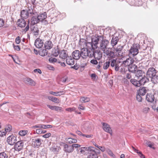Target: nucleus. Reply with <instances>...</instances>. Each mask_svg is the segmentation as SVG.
Segmentation results:
<instances>
[{
  "mask_svg": "<svg viewBox=\"0 0 158 158\" xmlns=\"http://www.w3.org/2000/svg\"><path fill=\"white\" fill-rule=\"evenodd\" d=\"M138 44H134L129 50V57L132 56L134 57L137 55L139 52V50L138 47L139 46Z\"/></svg>",
  "mask_w": 158,
  "mask_h": 158,
  "instance_id": "obj_1",
  "label": "nucleus"
},
{
  "mask_svg": "<svg viewBox=\"0 0 158 158\" xmlns=\"http://www.w3.org/2000/svg\"><path fill=\"white\" fill-rule=\"evenodd\" d=\"M80 53L81 57L83 59H86L88 57H91V51H89L87 48H84L81 49Z\"/></svg>",
  "mask_w": 158,
  "mask_h": 158,
  "instance_id": "obj_2",
  "label": "nucleus"
},
{
  "mask_svg": "<svg viewBox=\"0 0 158 158\" xmlns=\"http://www.w3.org/2000/svg\"><path fill=\"white\" fill-rule=\"evenodd\" d=\"M91 57H94L95 59L100 60L102 57L101 52L99 50H91Z\"/></svg>",
  "mask_w": 158,
  "mask_h": 158,
  "instance_id": "obj_3",
  "label": "nucleus"
},
{
  "mask_svg": "<svg viewBox=\"0 0 158 158\" xmlns=\"http://www.w3.org/2000/svg\"><path fill=\"white\" fill-rule=\"evenodd\" d=\"M24 146V142L22 140L18 141L14 145V148L16 151L19 152L23 150Z\"/></svg>",
  "mask_w": 158,
  "mask_h": 158,
  "instance_id": "obj_4",
  "label": "nucleus"
},
{
  "mask_svg": "<svg viewBox=\"0 0 158 158\" xmlns=\"http://www.w3.org/2000/svg\"><path fill=\"white\" fill-rule=\"evenodd\" d=\"M123 46L118 45L116 48H114V52L117 56L121 57L125 55V52H123Z\"/></svg>",
  "mask_w": 158,
  "mask_h": 158,
  "instance_id": "obj_5",
  "label": "nucleus"
},
{
  "mask_svg": "<svg viewBox=\"0 0 158 158\" xmlns=\"http://www.w3.org/2000/svg\"><path fill=\"white\" fill-rule=\"evenodd\" d=\"M116 59H109V61L110 62V67L114 69L116 71H118L120 66L117 62Z\"/></svg>",
  "mask_w": 158,
  "mask_h": 158,
  "instance_id": "obj_6",
  "label": "nucleus"
},
{
  "mask_svg": "<svg viewBox=\"0 0 158 158\" xmlns=\"http://www.w3.org/2000/svg\"><path fill=\"white\" fill-rule=\"evenodd\" d=\"M109 43V41L104 38L103 40L101 42L100 48V49L103 52H104L106 49Z\"/></svg>",
  "mask_w": 158,
  "mask_h": 158,
  "instance_id": "obj_7",
  "label": "nucleus"
},
{
  "mask_svg": "<svg viewBox=\"0 0 158 158\" xmlns=\"http://www.w3.org/2000/svg\"><path fill=\"white\" fill-rule=\"evenodd\" d=\"M104 38V36L102 35H97V36L95 37L94 38H92V40L94 42V48H97L98 42L99 41L101 42Z\"/></svg>",
  "mask_w": 158,
  "mask_h": 158,
  "instance_id": "obj_8",
  "label": "nucleus"
},
{
  "mask_svg": "<svg viewBox=\"0 0 158 158\" xmlns=\"http://www.w3.org/2000/svg\"><path fill=\"white\" fill-rule=\"evenodd\" d=\"M156 73V70L153 67L149 68L146 73V75L148 77L151 78L155 75Z\"/></svg>",
  "mask_w": 158,
  "mask_h": 158,
  "instance_id": "obj_9",
  "label": "nucleus"
},
{
  "mask_svg": "<svg viewBox=\"0 0 158 158\" xmlns=\"http://www.w3.org/2000/svg\"><path fill=\"white\" fill-rule=\"evenodd\" d=\"M67 51L65 50H61L60 52L59 57L62 59V60L64 61L65 60L68 58Z\"/></svg>",
  "mask_w": 158,
  "mask_h": 158,
  "instance_id": "obj_10",
  "label": "nucleus"
},
{
  "mask_svg": "<svg viewBox=\"0 0 158 158\" xmlns=\"http://www.w3.org/2000/svg\"><path fill=\"white\" fill-rule=\"evenodd\" d=\"M16 141L17 139L16 137L13 135L9 136L7 138V142L11 145H13L15 144Z\"/></svg>",
  "mask_w": 158,
  "mask_h": 158,
  "instance_id": "obj_11",
  "label": "nucleus"
},
{
  "mask_svg": "<svg viewBox=\"0 0 158 158\" xmlns=\"http://www.w3.org/2000/svg\"><path fill=\"white\" fill-rule=\"evenodd\" d=\"M102 123L103 126V128L104 130L112 135V131L110 126L106 123Z\"/></svg>",
  "mask_w": 158,
  "mask_h": 158,
  "instance_id": "obj_12",
  "label": "nucleus"
},
{
  "mask_svg": "<svg viewBox=\"0 0 158 158\" xmlns=\"http://www.w3.org/2000/svg\"><path fill=\"white\" fill-rule=\"evenodd\" d=\"M34 44L36 48H40L43 46L44 42L42 40L39 38H37L35 40Z\"/></svg>",
  "mask_w": 158,
  "mask_h": 158,
  "instance_id": "obj_13",
  "label": "nucleus"
},
{
  "mask_svg": "<svg viewBox=\"0 0 158 158\" xmlns=\"http://www.w3.org/2000/svg\"><path fill=\"white\" fill-rule=\"evenodd\" d=\"M104 52L109 59H114L115 57V53L114 52L109 50H106Z\"/></svg>",
  "mask_w": 158,
  "mask_h": 158,
  "instance_id": "obj_14",
  "label": "nucleus"
},
{
  "mask_svg": "<svg viewBox=\"0 0 158 158\" xmlns=\"http://www.w3.org/2000/svg\"><path fill=\"white\" fill-rule=\"evenodd\" d=\"M41 139L40 138H34L32 139V144L35 147H39L40 146L41 143Z\"/></svg>",
  "mask_w": 158,
  "mask_h": 158,
  "instance_id": "obj_15",
  "label": "nucleus"
},
{
  "mask_svg": "<svg viewBox=\"0 0 158 158\" xmlns=\"http://www.w3.org/2000/svg\"><path fill=\"white\" fill-rule=\"evenodd\" d=\"M137 69V66L133 63L131 64L128 66V71L131 73H135Z\"/></svg>",
  "mask_w": 158,
  "mask_h": 158,
  "instance_id": "obj_16",
  "label": "nucleus"
},
{
  "mask_svg": "<svg viewBox=\"0 0 158 158\" xmlns=\"http://www.w3.org/2000/svg\"><path fill=\"white\" fill-rule=\"evenodd\" d=\"M64 151L68 153L72 152L74 150L71 146H69L68 144H65L64 145Z\"/></svg>",
  "mask_w": 158,
  "mask_h": 158,
  "instance_id": "obj_17",
  "label": "nucleus"
},
{
  "mask_svg": "<svg viewBox=\"0 0 158 158\" xmlns=\"http://www.w3.org/2000/svg\"><path fill=\"white\" fill-rule=\"evenodd\" d=\"M73 58L76 60H78L81 57V53L78 50H75L72 53Z\"/></svg>",
  "mask_w": 158,
  "mask_h": 158,
  "instance_id": "obj_18",
  "label": "nucleus"
},
{
  "mask_svg": "<svg viewBox=\"0 0 158 158\" xmlns=\"http://www.w3.org/2000/svg\"><path fill=\"white\" fill-rule=\"evenodd\" d=\"M47 106L49 108L52 110H55L56 111H63L62 108L61 107L56 106H52L49 105H47Z\"/></svg>",
  "mask_w": 158,
  "mask_h": 158,
  "instance_id": "obj_19",
  "label": "nucleus"
},
{
  "mask_svg": "<svg viewBox=\"0 0 158 158\" xmlns=\"http://www.w3.org/2000/svg\"><path fill=\"white\" fill-rule=\"evenodd\" d=\"M133 61L132 59H131V57H130V58H127L126 60L123 61L122 64L124 66H128L129 65L133 63Z\"/></svg>",
  "mask_w": 158,
  "mask_h": 158,
  "instance_id": "obj_20",
  "label": "nucleus"
},
{
  "mask_svg": "<svg viewBox=\"0 0 158 158\" xmlns=\"http://www.w3.org/2000/svg\"><path fill=\"white\" fill-rule=\"evenodd\" d=\"M148 90V89H146L145 87H140L137 91V93L142 96H144Z\"/></svg>",
  "mask_w": 158,
  "mask_h": 158,
  "instance_id": "obj_21",
  "label": "nucleus"
},
{
  "mask_svg": "<svg viewBox=\"0 0 158 158\" xmlns=\"http://www.w3.org/2000/svg\"><path fill=\"white\" fill-rule=\"evenodd\" d=\"M34 6H31L30 7H28V9L27 11L29 14H30L31 15H36L37 14V12L34 10Z\"/></svg>",
  "mask_w": 158,
  "mask_h": 158,
  "instance_id": "obj_22",
  "label": "nucleus"
},
{
  "mask_svg": "<svg viewBox=\"0 0 158 158\" xmlns=\"http://www.w3.org/2000/svg\"><path fill=\"white\" fill-rule=\"evenodd\" d=\"M146 99L148 102H152L154 100V95L152 94H147L146 95Z\"/></svg>",
  "mask_w": 158,
  "mask_h": 158,
  "instance_id": "obj_23",
  "label": "nucleus"
},
{
  "mask_svg": "<svg viewBox=\"0 0 158 158\" xmlns=\"http://www.w3.org/2000/svg\"><path fill=\"white\" fill-rule=\"evenodd\" d=\"M66 63L70 65H73L74 64V59L71 56H69L66 60Z\"/></svg>",
  "mask_w": 158,
  "mask_h": 158,
  "instance_id": "obj_24",
  "label": "nucleus"
},
{
  "mask_svg": "<svg viewBox=\"0 0 158 158\" xmlns=\"http://www.w3.org/2000/svg\"><path fill=\"white\" fill-rule=\"evenodd\" d=\"M141 85H144L145 83L148 82L149 81V79L145 75L141 77V78L139 80Z\"/></svg>",
  "mask_w": 158,
  "mask_h": 158,
  "instance_id": "obj_25",
  "label": "nucleus"
},
{
  "mask_svg": "<svg viewBox=\"0 0 158 158\" xmlns=\"http://www.w3.org/2000/svg\"><path fill=\"white\" fill-rule=\"evenodd\" d=\"M130 81L136 87H139L141 85L139 80L132 78L131 79Z\"/></svg>",
  "mask_w": 158,
  "mask_h": 158,
  "instance_id": "obj_26",
  "label": "nucleus"
},
{
  "mask_svg": "<svg viewBox=\"0 0 158 158\" xmlns=\"http://www.w3.org/2000/svg\"><path fill=\"white\" fill-rule=\"evenodd\" d=\"M135 73V76L138 78L142 77L144 75H145V72L141 70H138L136 71Z\"/></svg>",
  "mask_w": 158,
  "mask_h": 158,
  "instance_id": "obj_27",
  "label": "nucleus"
},
{
  "mask_svg": "<svg viewBox=\"0 0 158 158\" xmlns=\"http://www.w3.org/2000/svg\"><path fill=\"white\" fill-rule=\"evenodd\" d=\"M29 14L27 10H22L20 13V16L23 19H27L28 17Z\"/></svg>",
  "mask_w": 158,
  "mask_h": 158,
  "instance_id": "obj_28",
  "label": "nucleus"
},
{
  "mask_svg": "<svg viewBox=\"0 0 158 158\" xmlns=\"http://www.w3.org/2000/svg\"><path fill=\"white\" fill-rule=\"evenodd\" d=\"M18 26L21 27H24L26 24V23L24 19H19L18 21Z\"/></svg>",
  "mask_w": 158,
  "mask_h": 158,
  "instance_id": "obj_29",
  "label": "nucleus"
},
{
  "mask_svg": "<svg viewBox=\"0 0 158 158\" xmlns=\"http://www.w3.org/2000/svg\"><path fill=\"white\" fill-rule=\"evenodd\" d=\"M119 40V38L118 36H113L111 41V44L112 47L115 46L118 43Z\"/></svg>",
  "mask_w": 158,
  "mask_h": 158,
  "instance_id": "obj_30",
  "label": "nucleus"
},
{
  "mask_svg": "<svg viewBox=\"0 0 158 158\" xmlns=\"http://www.w3.org/2000/svg\"><path fill=\"white\" fill-rule=\"evenodd\" d=\"M37 16L40 21L42 22L47 18V14L46 12H44L43 13L40 14Z\"/></svg>",
  "mask_w": 158,
  "mask_h": 158,
  "instance_id": "obj_31",
  "label": "nucleus"
},
{
  "mask_svg": "<svg viewBox=\"0 0 158 158\" xmlns=\"http://www.w3.org/2000/svg\"><path fill=\"white\" fill-rule=\"evenodd\" d=\"M40 22L38 16H33L31 19V23L33 25H35Z\"/></svg>",
  "mask_w": 158,
  "mask_h": 158,
  "instance_id": "obj_32",
  "label": "nucleus"
},
{
  "mask_svg": "<svg viewBox=\"0 0 158 158\" xmlns=\"http://www.w3.org/2000/svg\"><path fill=\"white\" fill-rule=\"evenodd\" d=\"M49 93L50 94L56 96H60L61 95L64 94V91L62 90L58 92L50 91Z\"/></svg>",
  "mask_w": 158,
  "mask_h": 158,
  "instance_id": "obj_33",
  "label": "nucleus"
},
{
  "mask_svg": "<svg viewBox=\"0 0 158 158\" xmlns=\"http://www.w3.org/2000/svg\"><path fill=\"white\" fill-rule=\"evenodd\" d=\"M44 45L46 49H50L52 48L53 44L51 41H47L44 43Z\"/></svg>",
  "mask_w": 158,
  "mask_h": 158,
  "instance_id": "obj_34",
  "label": "nucleus"
},
{
  "mask_svg": "<svg viewBox=\"0 0 158 158\" xmlns=\"http://www.w3.org/2000/svg\"><path fill=\"white\" fill-rule=\"evenodd\" d=\"M25 82L28 84L31 85H35V82L30 78H27L25 80Z\"/></svg>",
  "mask_w": 158,
  "mask_h": 158,
  "instance_id": "obj_35",
  "label": "nucleus"
},
{
  "mask_svg": "<svg viewBox=\"0 0 158 158\" xmlns=\"http://www.w3.org/2000/svg\"><path fill=\"white\" fill-rule=\"evenodd\" d=\"M98 154L95 151H93L91 153H89L88 158H98Z\"/></svg>",
  "mask_w": 158,
  "mask_h": 158,
  "instance_id": "obj_36",
  "label": "nucleus"
},
{
  "mask_svg": "<svg viewBox=\"0 0 158 158\" xmlns=\"http://www.w3.org/2000/svg\"><path fill=\"white\" fill-rule=\"evenodd\" d=\"M48 98L49 100L55 103H59L60 102L59 100L56 98L52 96H48Z\"/></svg>",
  "mask_w": 158,
  "mask_h": 158,
  "instance_id": "obj_37",
  "label": "nucleus"
},
{
  "mask_svg": "<svg viewBox=\"0 0 158 158\" xmlns=\"http://www.w3.org/2000/svg\"><path fill=\"white\" fill-rule=\"evenodd\" d=\"M60 147L57 146H54L50 148V150L55 154L57 153L59 150Z\"/></svg>",
  "mask_w": 158,
  "mask_h": 158,
  "instance_id": "obj_38",
  "label": "nucleus"
},
{
  "mask_svg": "<svg viewBox=\"0 0 158 158\" xmlns=\"http://www.w3.org/2000/svg\"><path fill=\"white\" fill-rule=\"evenodd\" d=\"M84 44H86V46H88L89 45H90V48H92V50H94L95 49H96L97 48H94V42H93L92 40H91V42H86V41L85 40H84Z\"/></svg>",
  "mask_w": 158,
  "mask_h": 158,
  "instance_id": "obj_39",
  "label": "nucleus"
},
{
  "mask_svg": "<svg viewBox=\"0 0 158 158\" xmlns=\"http://www.w3.org/2000/svg\"><path fill=\"white\" fill-rule=\"evenodd\" d=\"M80 100L82 103H85L89 101L90 99L86 97H81Z\"/></svg>",
  "mask_w": 158,
  "mask_h": 158,
  "instance_id": "obj_40",
  "label": "nucleus"
},
{
  "mask_svg": "<svg viewBox=\"0 0 158 158\" xmlns=\"http://www.w3.org/2000/svg\"><path fill=\"white\" fill-rule=\"evenodd\" d=\"M48 54V51L46 49L41 50L39 51V54L41 56H45Z\"/></svg>",
  "mask_w": 158,
  "mask_h": 158,
  "instance_id": "obj_41",
  "label": "nucleus"
},
{
  "mask_svg": "<svg viewBox=\"0 0 158 158\" xmlns=\"http://www.w3.org/2000/svg\"><path fill=\"white\" fill-rule=\"evenodd\" d=\"M103 68L104 70L107 69L109 67H110V62L106 61L103 64Z\"/></svg>",
  "mask_w": 158,
  "mask_h": 158,
  "instance_id": "obj_42",
  "label": "nucleus"
},
{
  "mask_svg": "<svg viewBox=\"0 0 158 158\" xmlns=\"http://www.w3.org/2000/svg\"><path fill=\"white\" fill-rule=\"evenodd\" d=\"M152 82L154 84L158 83V76L156 75L151 78Z\"/></svg>",
  "mask_w": 158,
  "mask_h": 158,
  "instance_id": "obj_43",
  "label": "nucleus"
},
{
  "mask_svg": "<svg viewBox=\"0 0 158 158\" xmlns=\"http://www.w3.org/2000/svg\"><path fill=\"white\" fill-rule=\"evenodd\" d=\"M67 141L69 144L76 143L77 142V140L76 139H72L70 138H68L67 140Z\"/></svg>",
  "mask_w": 158,
  "mask_h": 158,
  "instance_id": "obj_44",
  "label": "nucleus"
},
{
  "mask_svg": "<svg viewBox=\"0 0 158 158\" xmlns=\"http://www.w3.org/2000/svg\"><path fill=\"white\" fill-rule=\"evenodd\" d=\"M39 30L38 28H34L33 29V33L35 37H37L39 35Z\"/></svg>",
  "mask_w": 158,
  "mask_h": 158,
  "instance_id": "obj_45",
  "label": "nucleus"
},
{
  "mask_svg": "<svg viewBox=\"0 0 158 158\" xmlns=\"http://www.w3.org/2000/svg\"><path fill=\"white\" fill-rule=\"evenodd\" d=\"M60 51L59 50L54 49L52 51V55L55 56H57L60 54Z\"/></svg>",
  "mask_w": 158,
  "mask_h": 158,
  "instance_id": "obj_46",
  "label": "nucleus"
},
{
  "mask_svg": "<svg viewBox=\"0 0 158 158\" xmlns=\"http://www.w3.org/2000/svg\"><path fill=\"white\" fill-rule=\"evenodd\" d=\"M107 152L108 155L112 157L113 158H116L115 156L113 153L112 151L110 149H108L107 150Z\"/></svg>",
  "mask_w": 158,
  "mask_h": 158,
  "instance_id": "obj_47",
  "label": "nucleus"
},
{
  "mask_svg": "<svg viewBox=\"0 0 158 158\" xmlns=\"http://www.w3.org/2000/svg\"><path fill=\"white\" fill-rule=\"evenodd\" d=\"M12 130V126L10 125H8L6 126L5 128V131L6 133L10 132Z\"/></svg>",
  "mask_w": 158,
  "mask_h": 158,
  "instance_id": "obj_48",
  "label": "nucleus"
},
{
  "mask_svg": "<svg viewBox=\"0 0 158 158\" xmlns=\"http://www.w3.org/2000/svg\"><path fill=\"white\" fill-rule=\"evenodd\" d=\"M27 132L28 131L26 130H21L19 131V134L20 136H24L27 133Z\"/></svg>",
  "mask_w": 158,
  "mask_h": 158,
  "instance_id": "obj_49",
  "label": "nucleus"
},
{
  "mask_svg": "<svg viewBox=\"0 0 158 158\" xmlns=\"http://www.w3.org/2000/svg\"><path fill=\"white\" fill-rule=\"evenodd\" d=\"M48 60L51 63H54L56 62H58V61L56 58L52 57L49 58Z\"/></svg>",
  "mask_w": 158,
  "mask_h": 158,
  "instance_id": "obj_50",
  "label": "nucleus"
},
{
  "mask_svg": "<svg viewBox=\"0 0 158 158\" xmlns=\"http://www.w3.org/2000/svg\"><path fill=\"white\" fill-rule=\"evenodd\" d=\"M8 156L4 152L0 153V158H7Z\"/></svg>",
  "mask_w": 158,
  "mask_h": 158,
  "instance_id": "obj_51",
  "label": "nucleus"
},
{
  "mask_svg": "<svg viewBox=\"0 0 158 158\" xmlns=\"http://www.w3.org/2000/svg\"><path fill=\"white\" fill-rule=\"evenodd\" d=\"M141 95L139 94H137L136 95V99L139 102H141L142 100V98Z\"/></svg>",
  "mask_w": 158,
  "mask_h": 158,
  "instance_id": "obj_52",
  "label": "nucleus"
},
{
  "mask_svg": "<svg viewBox=\"0 0 158 158\" xmlns=\"http://www.w3.org/2000/svg\"><path fill=\"white\" fill-rule=\"evenodd\" d=\"M42 128L44 129H46L47 128H52V126L51 125H44L42 124Z\"/></svg>",
  "mask_w": 158,
  "mask_h": 158,
  "instance_id": "obj_53",
  "label": "nucleus"
},
{
  "mask_svg": "<svg viewBox=\"0 0 158 158\" xmlns=\"http://www.w3.org/2000/svg\"><path fill=\"white\" fill-rule=\"evenodd\" d=\"M147 144L148 146L150 147V148L155 149V148L154 147H152V146L153 145V143H151L150 142H148L147 143Z\"/></svg>",
  "mask_w": 158,
  "mask_h": 158,
  "instance_id": "obj_54",
  "label": "nucleus"
},
{
  "mask_svg": "<svg viewBox=\"0 0 158 158\" xmlns=\"http://www.w3.org/2000/svg\"><path fill=\"white\" fill-rule=\"evenodd\" d=\"M149 110L150 109L148 107H145L143 109V111L144 113H147L149 111Z\"/></svg>",
  "mask_w": 158,
  "mask_h": 158,
  "instance_id": "obj_55",
  "label": "nucleus"
},
{
  "mask_svg": "<svg viewBox=\"0 0 158 158\" xmlns=\"http://www.w3.org/2000/svg\"><path fill=\"white\" fill-rule=\"evenodd\" d=\"M97 60L95 59L92 60L90 61V63L94 64H97L98 63Z\"/></svg>",
  "mask_w": 158,
  "mask_h": 158,
  "instance_id": "obj_56",
  "label": "nucleus"
},
{
  "mask_svg": "<svg viewBox=\"0 0 158 158\" xmlns=\"http://www.w3.org/2000/svg\"><path fill=\"white\" fill-rule=\"evenodd\" d=\"M13 46L15 50L18 51H19L20 50L19 46V45H15L14 44H13Z\"/></svg>",
  "mask_w": 158,
  "mask_h": 158,
  "instance_id": "obj_57",
  "label": "nucleus"
},
{
  "mask_svg": "<svg viewBox=\"0 0 158 158\" xmlns=\"http://www.w3.org/2000/svg\"><path fill=\"white\" fill-rule=\"evenodd\" d=\"M77 151L78 153H80L81 154H83L85 152L84 151V150H83L82 149H81V148H77Z\"/></svg>",
  "mask_w": 158,
  "mask_h": 158,
  "instance_id": "obj_58",
  "label": "nucleus"
},
{
  "mask_svg": "<svg viewBox=\"0 0 158 158\" xmlns=\"http://www.w3.org/2000/svg\"><path fill=\"white\" fill-rule=\"evenodd\" d=\"M65 110L67 111H68L69 112H72L73 111H75V108L74 107H73L72 108H66L65 109Z\"/></svg>",
  "mask_w": 158,
  "mask_h": 158,
  "instance_id": "obj_59",
  "label": "nucleus"
},
{
  "mask_svg": "<svg viewBox=\"0 0 158 158\" xmlns=\"http://www.w3.org/2000/svg\"><path fill=\"white\" fill-rule=\"evenodd\" d=\"M21 41L20 38L19 36H18L15 39V42L17 44H19L20 43Z\"/></svg>",
  "mask_w": 158,
  "mask_h": 158,
  "instance_id": "obj_60",
  "label": "nucleus"
},
{
  "mask_svg": "<svg viewBox=\"0 0 158 158\" xmlns=\"http://www.w3.org/2000/svg\"><path fill=\"white\" fill-rule=\"evenodd\" d=\"M51 134L50 133H48L43 135V137L45 138H47L51 136Z\"/></svg>",
  "mask_w": 158,
  "mask_h": 158,
  "instance_id": "obj_61",
  "label": "nucleus"
},
{
  "mask_svg": "<svg viewBox=\"0 0 158 158\" xmlns=\"http://www.w3.org/2000/svg\"><path fill=\"white\" fill-rule=\"evenodd\" d=\"M4 21L2 19L0 18V27L4 25Z\"/></svg>",
  "mask_w": 158,
  "mask_h": 158,
  "instance_id": "obj_62",
  "label": "nucleus"
},
{
  "mask_svg": "<svg viewBox=\"0 0 158 158\" xmlns=\"http://www.w3.org/2000/svg\"><path fill=\"white\" fill-rule=\"evenodd\" d=\"M137 153L138 154L139 156L141 158H145V156L141 152L139 151Z\"/></svg>",
  "mask_w": 158,
  "mask_h": 158,
  "instance_id": "obj_63",
  "label": "nucleus"
},
{
  "mask_svg": "<svg viewBox=\"0 0 158 158\" xmlns=\"http://www.w3.org/2000/svg\"><path fill=\"white\" fill-rule=\"evenodd\" d=\"M29 158H35V154L32 153H30L28 156Z\"/></svg>",
  "mask_w": 158,
  "mask_h": 158,
  "instance_id": "obj_64",
  "label": "nucleus"
}]
</instances>
